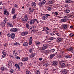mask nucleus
<instances>
[{
    "instance_id": "obj_1",
    "label": "nucleus",
    "mask_w": 74,
    "mask_h": 74,
    "mask_svg": "<svg viewBox=\"0 0 74 74\" xmlns=\"http://www.w3.org/2000/svg\"><path fill=\"white\" fill-rule=\"evenodd\" d=\"M35 21L37 22V23H39L38 20L36 19H33L32 20L29 21H28V23H30L31 25H33V24L35 23Z\"/></svg>"
},
{
    "instance_id": "obj_2",
    "label": "nucleus",
    "mask_w": 74,
    "mask_h": 74,
    "mask_svg": "<svg viewBox=\"0 0 74 74\" xmlns=\"http://www.w3.org/2000/svg\"><path fill=\"white\" fill-rule=\"evenodd\" d=\"M21 20L22 21H23V22H26V21L28 20V18H27V15L26 14L25 16V17L22 18Z\"/></svg>"
},
{
    "instance_id": "obj_3",
    "label": "nucleus",
    "mask_w": 74,
    "mask_h": 74,
    "mask_svg": "<svg viewBox=\"0 0 74 74\" xmlns=\"http://www.w3.org/2000/svg\"><path fill=\"white\" fill-rule=\"evenodd\" d=\"M17 29L15 28H11L10 31L12 32H17Z\"/></svg>"
},
{
    "instance_id": "obj_4",
    "label": "nucleus",
    "mask_w": 74,
    "mask_h": 74,
    "mask_svg": "<svg viewBox=\"0 0 74 74\" xmlns=\"http://www.w3.org/2000/svg\"><path fill=\"white\" fill-rule=\"evenodd\" d=\"M7 21H8V20L7 19V18H5L4 20L3 21V26L4 27L5 26V24H6V23L7 22Z\"/></svg>"
},
{
    "instance_id": "obj_5",
    "label": "nucleus",
    "mask_w": 74,
    "mask_h": 74,
    "mask_svg": "<svg viewBox=\"0 0 74 74\" xmlns=\"http://www.w3.org/2000/svg\"><path fill=\"white\" fill-rule=\"evenodd\" d=\"M28 34V32H22L21 33V35L24 36H26Z\"/></svg>"
},
{
    "instance_id": "obj_6",
    "label": "nucleus",
    "mask_w": 74,
    "mask_h": 74,
    "mask_svg": "<svg viewBox=\"0 0 74 74\" xmlns=\"http://www.w3.org/2000/svg\"><path fill=\"white\" fill-rule=\"evenodd\" d=\"M36 26H33L30 28V32H33L36 29Z\"/></svg>"
},
{
    "instance_id": "obj_7",
    "label": "nucleus",
    "mask_w": 74,
    "mask_h": 74,
    "mask_svg": "<svg viewBox=\"0 0 74 74\" xmlns=\"http://www.w3.org/2000/svg\"><path fill=\"white\" fill-rule=\"evenodd\" d=\"M43 47H42V50H45V49H47V44H43Z\"/></svg>"
},
{
    "instance_id": "obj_8",
    "label": "nucleus",
    "mask_w": 74,
    "mask_h": 74,
    "mask_svg": "<svg viewBox=\"0 0 74 74\" xmlns=\"http://www.w3.org/2000/svg\"><path fill=\"white\" fill-rule=\"evenodd\" d=\"M67 19L65 18H62L61 20V22L62 23H64V22H67Z\"/></svg>"
},
{
    "instance_id": "obj_9",
    "label": "nucleus",
    "mask_w": 74,
    "mask_h": 74,
    "mask_svg": "<svg viewBox=\"0 0 74 74\" xmlns=\"http://www.w3.org/2000/svg\"><path fill=\"white\" fill-rule=\"evenodd\" d=\"M58 63V61H54L53 62V66H56Z\"/></svg>"
},
{
    "instance_id": "obj_10",
    "label": "nucleus",
    "mask_w": 74,
    "mask_h": 74,
    "mask_svg": "<svg viewBox=\"0 0 74 74\" xmlns=\"http://www.w3.org/2000/svg\"><path fill=\"white\" fill-rule=\"evenodd\" d=\"M11 38H12L13 39H14V38H15V34H14V33H12L11 34Z\"/></svg>"
},
{
    "instance_id": "obj_11",
    "label": "nucleus",
    "mask_w": 74,
    "mask_h": 74,
    "mask_svg": "<svg viewBox=\"0 0 74 74\" xmlns=\"http://www.w3.org/2000/svg\"><path fill=\"white\" fill-rule=\"evenodd\" d=\"M8 66L10 68H11L12 66V63H11V62H8Z\"/></svg>"
},
{
    "instance_id": "obj_12",
    "label": "nucleus",
    "mask_w": 74,
    "mask_h": 74,
    "mask_svg": "<svg viewBox=\"0 0 74 74\" xmlns=\"http://www.w3.org/2000/svg\"><path fill=\"white\" fill-rule=\"evenodd\" d=\"M47 4L49 5H51V4H53V2L52 1H50L48 2Z\"/></svg>"
},
{
    "instance_id": "obj_13",
    "label": "nucleus",
    "mask_w": 74,
    "mask_h": 74,
    "mask_svg": "<svg viewBox=\"0 0 74 74\" xmlns=\"http://www.w3.org/2000/svg\"><path fill=\"white\" fill-rule=\"evenodd\" d=\"M23 46L24 47H27L28 46V43H27L25 42L23 44Z\"/></svg>"
},
{
    "instance_id": "obj_14",
    "label": "nucleus",
    "mask_w": 74,
    "mask_h": 74,
    "mask_svg": "<svg viewBox=\"0 0 74 74\" xmlns=\"http://www.w3.org/2000/svg\"><path fill=\"white\" fill-rule=\"evenodd\" d=\"M35 55L36 53H33L31 56H30V58H33L35 56Z\"/></svg>"
},
{
    "instance_id": "obj_15",
    "label": "nucleus",
    "mask_w": 74,
    "mask_h": 74,
    "mask_svg": "<svg viewBox=\"0 0 74 74\" xmlns=\"http://www.w3.org/2000/svg\"><path fill=\"white\" fill-rule=\"evenodd\" d=\"M68 26H67V25L66 24H64L63 25V27L65 29H66L67 28Z\"/></svg>"
},
{
    "instance_id": "obj_16",
    "label": "nucleus",
    "mask_w": 74,
    "mask_h": 74,
    "mask_svg": "<svg viewBox=\"0 0 74 74\" xmlns=\"http://www.w3.org/2000/svg\"><path fill=\"white\" fill-rule=\"evenodd\" d=\"M15 13V8H13L12 11V14H14Z\"/></svg>"
},
{
    "instance_id": "obj_17",
    "label": "nucleus",
    "mask_w": 74,
    "mask_h": 74,
    "mask_svg": "<svg viewBox=\"0 0 74 74\" xmlns=\"http://www.w3.org/2000/svg\"><path fill=\"white\" fill-rule=\"evenodd\" d=\"M4 15H9L8 12L7 11H4Z\"/></svg>"
},
{
    "instance_id": "obj_18",
    "label": "nucleus",
    "mask_w": 74,
    "mask_h": 74,
    "mask_svg": "<svg viewBox=\"0 0 74 74\" xmlns=\"http://www.w3.org/2000/svg\"><path fill=\"white\" fill-rule=\"evenodd\" d=\"M13 53L14 55V56H17V55H18V54H17V52H16V51L15 50H14L13 52Z\"/></svg>"
},
{
    "instance_id": "obj_19",
    "label": "nucleus",
    "mask_w": 74,
    "mask_h": 74,
    "mask_svg": "<svg viewBox=\"0 0 74 74\" xmlns=\"http://www.w3.org/2000/svg\"><path fill=\"white\" fill-rule=\"evenodd\" d=\"M23 62H25L26 61H27V60H28V58H24L23 60Z\"/></svg>"
},
{
    "instance_id": "obj_20",
    "label": "nucleus",
    "mask_w": 74,
    "mask_h": 74,
    "mask_svg": "<svg viewBox=\"0 0 74 74\" xmlns=\"http://www.w3.org/2000/svg\"><path fill=\"white\" fill-rule=\"evenodd\" d=\"M71 57H72V55H67L66 56V57L67 58H71Z\"/></svg>"
},
{
    "instance_id": "obj_21",
    "label": "nucleus",
    "mask_w": 74,
    "mask_h": 74,
    "mask_svg": "<svg viewBox=\"0 0 74 74\" xmlns=\"http://www.w3.org/2000/svg\"><path fill=\"white\" fill-rule=\"evenodd\" d=\"M55 56V54H53L50 55V58H53L54 56Z\"/></svg>"
},
{
    "instance_id": "obj_22",
    "label": "nucleus",
    "mask_w": 74,
    "mask_h": 74,
    "mask_svg": "<svg viewBox=\"0 0 74 74\" xmlns=\"http://www.w3.org/2000/svg\"><path fill=\"white\" fill-rule=\"evenodd\" d=\"M48 18V16H44L43 17V20H45V19H47Z\"/></svg>"
},
{
    "instance_id": "obj_23",
    "label": "nucleus",
    "mask_w": 74,
    "mask_h": 74,
    "mask_svg": "<svg viewBox=\"0 0 74 74\" xmlns=\"http://www.w3.org/2000/svg\"><path fill=\"white\" fill-rule=\"evenodd\" d=\"M65 2V3H71V2H72V1L70 0H66Z\"/></svg>"
},
{
    "instance_id": "obj_24",
    "label": "nucleus",
    "mask_w": 74,
    "mask_h": 74,
    "mask_svg": "<svg viewBox=\"0 0 74 74\" xmlns=\"http://www.w3.org/2000/svg\"><path fill=\"white\" fill-rule=\"evenodd\" d=\"M32 5L33 7H35L36 5V3L34 2L32 3Z\"/></svg>"
},
{
    "instance_id": "obj_25",
    "label": "nucleus",
    "mask_w": 74,
    "mask_h": 74,
    "mask_svg": "<svg viewBox=\"0 0 74 74\" xmlns=\"http://www.w3.org/2000/svg\"><path fill=\"white\" fill-rule=\"evenodd\" d=\"M67 73V71L66 70H64L63 71L62 73L64 74H66Z\"/></svg>"
},
{
    "instance_id": "obj_26",
    "label": "nucleus",
    "mask_w": 74,
    "mask_h": 74,
    "mask_svg": "<svg viewBox=\"0 0 74 74\" xmlns=\"http://www.w3.org/2000/svg\"><path fill=\"white\" fill-rule=\"evenodd\" d=\"M61 41H62V39L60 38H58L57 40V42H60Z\"/></svg>"
},
{
    "instance_id": "obj_27",
    "label": "nucleus",
    "mask_w": 74,
    "mask_h": 74,
    "mask_svg": "<svg viewBox=\"0 0 74 74\" xmlns=\"http://www.w3.org/2000/svg\"><path fill=\"white\" fill-rule=\"evenodd\" d=\"M49 51L48 50H46L45 51V54H46V55H48V54H49Z\"/></svg>"
},
{
    "instance_id": "obj_28",
    "label": "nucleus",
    "mask_w": 74,
    "mask_h": 74,
    "mask_svg": "<svg viewBox=\"0 0 74 74\" xmlns=\"http://www.w3.org/2000/svg\"><path fill=\"white\" fill-rule=\"evenodd\" d=\"M69 51H72L73 50V48L72 47H70L68 49Z\"/></svg>"
},
{
    "instance_id": "obj_29",
    "label": "nucleus",
    "mask_w": 74,
    "mask_h": 74,
    "mask_svg": "<svg viewBox=\"0 0 74 74\" xmlns=\"http://www.w3.org/2000/svg\"><path fill=\"white\" fill-rule=\"evenodd\" d=\"M2 53L3 55L6 56V52H5V50H3Z\"/></svg>"
},
{
    "instance_id": "obj_30",
    "label": "nucleus",
    "mask_w": 74,
    "mask_h": 74,
    "mask_svg": "<svg viewBox=\"0 0 74 74\" xmlns=\"http://www.w3.org/2000/svg\"><path fill=\"white\" fill-rule=\"evenodd\" d=\"M1 69L2 71H4V70H5V67H2L1 68Z\"/></svg>"
},
{
    "instance_id": "obj_31",
    "label": "nucleus",
    "mask_w": 74,
    "mask_h": 74,
    "mask_svg": "<svg viewBox=\"0 0 74 74\" xmlns=\"http://www.w3.org/2000/svg\"><path fill=\"white\" fill-rule=\"evenodd\" d=\"M16 15H17V14H14V15L13 17V19H15L16 17Z\"/></svg>"
},
{
    "instance_id": "obj_32",
    "label": "nucleus",
    "mask_w": 74,
    "mask_h": 74,
    "mask_svg": "<svg viewBox=\"0 0 74 74\" xmlns=\"http://www.w3.org/2000/svg\"><path fill=\"white\" fill-rule=\"evenodd\" d=\"M38 5H43V3L42 2H40L38 3Z\"/></svg>"
},
{
    "instance_id": "obj_33",
    "label": "nucleus",
    "mask_w": 74,
    "mask_h": 74,
    "mask_svg": "<svg viewBox=\"0 0 74 74\" xmlns=\"http://www.w3.org/2000/svg\"><path fill=\"white\" fill-rule=\"evenodd\" d=\"M26 27L28 29H30V28H29V24L27 23L26 24Z\"/></svg>"
},
{
    "instance_id": "obj_34",
    "label": "nucleus",
    "mask_w": 74,
    "mask_h": 74,
    "mask_svg": "<svg viewBox=\"0 0 74 74\" xmlns=\"http://www.w3.org/2000/svg\"><path fill=\"white\" fill-rule=\"evenodd\" d=\"M64 62L63 61H61L60 62V64L61 66V65H62L63 64H64Z\"/></svg>"
},
{
    "instance_id": "obj_35",
    "label": "nucleus",
    "mask_w": 74,
    "mask_h": 74,
    "mask_svg": "<svg viewBox=\"0 0 74 74\" xmlns=\"http://www.w3.org/2000/svg\"><path fill=\"white\" fill-rule=\"evenodd\" d=\"M65 12L66 14H68V13H69V12H70V10H69V9H66Z\"/></svg>"
},
{
    "instance_id": "obj_36",
    "label": "nucleus",
    "mask_w": 74,
    "mask_h": 74,
    "mask_svg": "<svg viewBox=\"0 0 74 74\" xmlns=\"http://www.w3.org/2000/svg\"><path fill=\"white\" fill-rule=\"evenodd\" d=\"M51 10H52V8L50 7H48L47 8V10L48 11H51Z\"/></svg>"
},
{
    "instance_id": "obj_37",
    "label": "nucleus",
    "mask_w": 74,
    "mask_h": 74,
    "mask_svg": "<svg viewBox=\"0 0 74 74\" xmlns=\"http://www.w3.org/2000/svg\"><path fill=\"white\" fill-rule=\"evenodd\" d=\"M61 66L62 67H66V65H65V63H64L62 65H61Z\"/></svg>"
},
{
    "instance_id": "obj_38",
    "label": "nucleus",
    "mask_w": 74,
    "mask_h": 74,
    "mask_svg": "<svg viewBox=\"0 0 74 74\" xmlns=\"http://www.w3.org/2000/svg\"><path fill=\"white\" fill-rule=\"evenodd\" d=\"M33 49L31 48L29 49V52H33Z\"/></svg>"
},
{
    "instance_id": "obj_39",
    "label": "nucleus",
    "mask_w": 74,
    "mask_h": 74,
    "mask_svg": "<svg viewBox=\"0 0 74 74\" xmlns=\"http://www.w3.org/2000/svg\"><path fill=\"white\" fill-rule=\"evenodd\" d=\"M27 74H31V73L29 71H27L26 72Z\"/></svg>"
},
{
    "instance_id": "obj_40",
    "label": "nucleus",
    "mask_w": 74,
    "mask_h": 74,
    "mask_svg": "<svg viewBox=\"0 0 74 74\" xmlns=\"http://www.w3.org/2000/svg\"><path fill=\"white\" fill-rule=\"evenodd\" d=\"M69 36L70 37H73V36H74V34L73 33H71L69 34Z\"/></svg>"
},
{
    "instance_id": "obj_41",
    "label": "nucleus",
    "mask_w": 74,
    "mask_h": 74,
    "mask_svg": "<svg viewBox=\"0 0 74 74\" xmlns=\"http://www.w3.org/2000/svg\"><path fill=\"white\" fill-rule=\"evenodd\" d=\"M55 51V49H53L50 50V52H54Z\"/></svg>"
},
{
    "instance_id": "obj_42",
    "label": "nucleus",
    "mask_w": 74,
    "mask_h": 74,
    "mask_svg": "<svg viewBox=\"0 0 74 74\" xmlns=\"http://www.w3.org/2000/svg\"><path fill=\"white\" fill-rule=\"evenodd\" d=\"M36 74H40V71H37L36 72Z\"/></svg>"
},
{
    "instance_id": "obj_43",
    "label": "nucleus",
    "mask_w": 74,
    "mask_h": 74,
    "mask_svg": "<svg viewBox=\"0 0 74 74\" xmlns=\"http://www.w3.org/2000/svg\"><path fill=\"white\" fill-rule=\"evenodd\" d=\"M14 45H19V43L18 42H16L14 43Z\"/></svg>"
},
{
    "instance_id": "obj_44",
    "label": "nucleus",
    "mask_w": 74,
    "mask_h": 74,
    "mask_svg": "<svg viewBox=\"0 0 74 74\" xmlns=\"http://www.w3.org/2000/svg\"><path fill=\"white\" fill-rule=\"evenodd\" d=\"M10 73H13L14 72V69H11V70H10Z\"/></svg>"
},
{
    "instance_id": "obj_45",
    "label": "nucleus",
    "mask_w": 74,
    "mask_h": 74,
    "mask_svg": "<svg viewBox=\"0 0 74 74\" xmlns=\"http://www.w3.org/2000/svg\"><path fill=\"white\" fill-rule=\"evenodd\" d=\"M42 4H43V5H44V4H45L46 3V1L45 0H44L42 2Z\"/></svg>"
},
{
    "instance_id": "obj_46",
    "label": "nucleus",
    "mask_w": 74,
    "mask_h": 74,
    "mask_svg": "<svg viewBox=\"0 0 74 74\" xmlns=\"http://www.w3.org/2000/svg\"><path fill=\"white\" fill-rule=\"evenodd\" d=\"M36 45H40V43L39 42H36Z\"/></svg>"
},
{
    "instance_id": "obj_47",
    "label": "nucleus",
    "mask_w": 74,
    "mask_h": 74,
    "mask_svg": "<svg viewBox=\"0 0 74 74\" xmlns=\"http://www.w3.org/2000/svg\"><path fill=\"white\" fill-rule=\"evenodd\" d=\"M22 64H23V63L22 62H20L19 64V65L20 66H22Z\"/></svg>"
},
{
    "instance_id": "obj_48",
    "label": "nucleus",
    "mask_w": 74,
    "mask_h": 74,
    "mask_svg": "<svg viewBox=\"0 0 74 74\" xmlns=\"http://www.w3.org/2000/svg\"><path fill=\"white\" fill-rule=\"evenodd\" d=\"M32 44V41H29V45H31Z\"/></svg>"
},
{
    "instance_id": "obj_49",
    "label": "nucleus",
    "mask_w": 74,
    "mask_h": 74,
    "mask_svg": "<svg viewBox=\"0 0 74 74\" xmlns=\"http://www.w3.org/2000/svg\"><path fill=\"white\" fill-rule=\"evenodd\" d=\"M53 39H54V38H53V37H51L49 38V40H53Z\"/></svg>"
},
{
    "instance_id": "obj_50",
    "label": "nucleus",
    "mask_w": 74,
    "mask_h": 74,
    "mask_svg": "<svg viewBox=\"0 0 74 74\" xmlns=\"http://www.w3.org/2000/svg\"><path fill=\"white\" fill-rule=\"evenodd\" d=\"M15 58L17 59H20V57L19 56H16L15 57Z\"/></svg>"
},
{
    "instance_id": "obj_51",
    "label": "nucleus",
    "mask_w": 74,
    "mask_h": 74,
    "mask_svg": "<svg viewBox=\"0 0 74 74\" xmlns=\"http://www.w3.org/2000/svg\"><path fill=\"white\" fill-rule=\"evenodd\" d=\"M46 29H47V30H49V31H50V30H51L48 27H46Z\"/></svg>"
},
{
    "instance_id": "obj_52",
    "label": "nucleus",
    "mask_w": 74,
    "mask_h": 74,
    "mask_svg": "<svg viewBox=\"0 0 74 74\" xmlns=\"http://www.w3.org/2000/svg\"><path fill=\"white\" fill-rule=\"evenodd\" d=\"M50 34L51 35V36H55V34H53V33H50Z\"/></svg>"
},
{
    "instance_id": "obj_53",
    "label": "nucleus",
    "mask_w": 74,
    "mask_h": 74,
    "mask_svg": "<svg viewBox=\"0 0 74 74\" xmlns=\"http://www.w3.org/2000/svg\"><path fill=\"white\" fill-rule=\"evenodd\" d=\"M58 58H62V55H59L58 56Z\"/></svg>"
},
{
    "instance_id": "obj_54",
    "label": "nucleus",
    "mask_w": 74,
    "mask_h": 74,
    "mask_svg": "<svg viewBox=\"0 0 74 74\" xmlns=\"http://www.w3.org/2000/svg\"><path fill=\"white\" fill-rule=\"evenodd\" d=\"M6 56H5V55H3L2 56V58H5V57Z\"/></svg>"
},
{
    "instance_id": "obj_55",
    "label": "nucleus",
    "mask_w": 74,
    "mask_h": 74,
    "mask_svg": "<svg viewBox=\"0 0 74 74\" xmlns=\"http://www.w3.org/2000/svg\"><path fill=\"white\" fill-rule=\"evenodd\" d=\"M42 59H42V58H40L39 59V60H40V61H41V60H42Z\"/></svg>"
},
{
    "instance_id": "obj_56",
    "label": "nucleus",
    "mask_w": 74,
    "mask_h": 74,
    "mask_svg": "<svg viewBox=\"0 0 74 74\" xmlns=\"http://www.w3.org/2000/svg\"><path fill=\"white\" fill-rule=\"evenodd\" d=\"M29 40V41H32V37H30Z\"/></svg>"
},
{
    "instance_id": "obj_57",
    "label": "nucleus",
    "mask_w": 74,
    "mask_h": 74,
    "mask_svg": "<svg viewBox=\"0 0 74 74\" xmlns=\"http://www.w3.org/2000/svg\"><path fill=\"white\" fill-rule=\"evenodd\" d=\"M14 7H18V5H17V4H15L14 5Z\"/></svg>"
},
{
    "instance_id": "obj_58",
    "label": "nucleus",
    "mask_w": 74,
    "mask_h": 74,
    "mask_svg": "<svg viewBox=\"0 0 74 74\" xmlns=\"http://www.w3.org/2000/svg\"><path fill=\"white\" fill-rule=\"evenodd\" d=\"M56 35H57V36H60V34L59 33H56Z\"/></svg>"
},
{
    "instance_id": "obj_59",
    "label": "nucleus",
    "mask_w": 74,
    "mask_h": 74,
    "mask_svg": "<svg viewBox=\"0 0 74 74\" xmlns=\"http://www.w3.org/2000/svg\"><path fill=\"white\" fill-rule=\"evenodd\" d=\"M7 35L8 37H10V36H11V34H8Z\"/></svg>"
},
{
    "instance_id": "obj_60",
    "label": "nucleus",
    "mask_w": 74,
    "mask_h": 74,
    "mask_svg": "<svg viewBox=\"0 0 74 74\" xmlns=\"http://www.w3.org/2000/svg\"><path fill=\"white\" fill-rule=\"evenodd\" d=\"M16 68H17L18 69V70H19V69H20V67H19V65L17 66V67Z\"/></svg>"
},
{
    "instance_id": "obj_61",
    "label": "nucleus",
    "mask_w": 74,
    "mask_h": 74,
    "mask_svg": "<svg viewBox=\"0 0 74 74\" xmlns=\"http://www.w3.org/2000/svg\"><path fill=\"white\" fill-rule=\"evenodd\" d=\"M19 66V65H18V64H15V66L16 68H17V66Z\"/></svg>"
},
{
    "instance_id": "obj_62",
    "label": "nucleus",
    "mask_w": 74,
    "mask_h": 74,
    "mask_svg": "<svg viewBox=\"0 0 74 74\" xmlns=\"http://www.w3.org/2000/svg\"><path fill=\"white\" fill-rule=\"evenodd\" d=\"M68 7V5H65L64 6V7Z\"/></svg>"
},
{
    "instance_id": "obj_63",
    "label": "nucleus",
    "mask_w": 74,
    "mask_h": 74,
    "mask_svg": "<svg viewBox=\"0 0 74 74\" xmlns=\"http://www.w3.org/2000/svg\"><path fill=\"white\" fill-rule=\"evenodd\" d=\"M9 26H10V27H12V25L9 24Z\"/></svg>"
},
{
    "instance_id": "obj_64",
    "label": "nucleus",
    "mask_w": 74,
    "mask_h": 74,
    "mask_svg": "<svg viewBox=\"0 0 74 74\" xmlns=\"http://www.w3.org/2000/svg\"><path fill=\"white\" fill-rule=\"evenodd\" d=\"M55 14H56V15H58V12H55Z\"/></svg>"
}]
</instances>
